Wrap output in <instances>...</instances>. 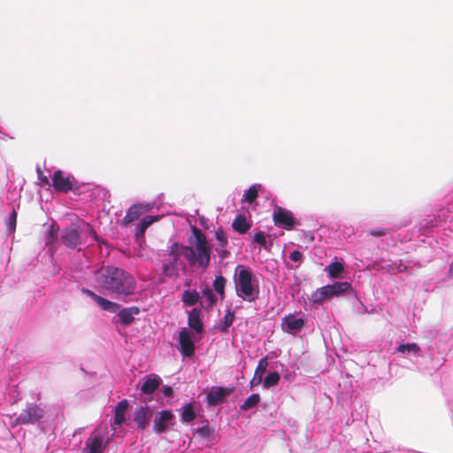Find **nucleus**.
<instances>
[{"mask_svg":"<svg viewBox=\"0 0 453 453\" xmlns=\"http://www.w3.org/2000/svg\"><path fill=\"white\" fill-rule=\"evenodd\" d=\"M96 283L104 289L119 296L134 294L136 288L134 278L123 269L103 266L96 272Z\"/></svg>","mask_w":453,"mask_h":453,"instance_id":"f257e3e1","label":"nucleus"},{"mask_svg":"<svg viewBox=\"0 0 453 453\" xmlns=\"http://www.w3.org/2000/svg\"><path fill=\"white\" fill-rule=\"evenodd\" d=\"M268 365H269V362H268L267 357H262L258 361V364L257 365V368L255 370V373L254 374L257 375V376H259L261 378H264L265 373V372L267 370Z\"/></svg>","mask_w":453,"mask_h":453,"instance_id":"72a5a7b5","label":"nucleus"},{"mask_svg":"<svg viewBox=\"0 0 453 453\" xmlns=\"http://www.w3.org/2000/svg\"><path fill=\"white\" fill-rule=\"evenodd\" d=\"M106 433L101 429H96L86 441L82 453H101L105 448Z\"/></svg>","mask_w":453,"mask_h":453,"instance_id":"0eeeda50","label":"nucleus"},{"mask_svg":"<svg viewBox=\"0 0 453 453\" xmlns=\"http://www.w3.org/2000/svg\"><path fill=\"white\" fill-rule=\"evenodd\" d=\"M152 417V411L148 406H140L134 412V422L138 429H144L148 426Z\"/></svg>","mask_w":453,"mask_h":453,"instance_id":"2eb2a0df","label":"nucleus"},{"mask_svg":"<svg viewBox=\"0 0 453 453\" xmlns=\"http://www.w3.org/2000/svg\"><path fill=\"white\" fill-rule=\"evenodd\" d=\"M183 245H179L173 242L168 247L167 257L163 259V273L170 278H176L179 276L180 271L186 268L185 263L181 260L184 257V251L181 250Z\"/></svg>","mask_w":453,"mask_h":453,"instance_id":"20e7f679","label":"nucleus"},{"mask_svg":"<svg viewBox=\"0 0 453 453\" xmlns=\"http://www.w3.org/2000/svg\"><path fill=\"white\" fill-rule=\"evenodd\" d=\"M273 218L274 224L287 230L291 229L295 225V219L292 212L280 206H275L273 209Z\"/></svg>","mask_w":453,"mask_h":453,"instance_id":"6e6552de","label":"nucleus"},{"mask_svg":"<svg viewBox=\"0 0 453 453\" xmlns=\"http://www.w3.org/2000/svg\"><path fill=\"white\" fill-rule=\"evenodd\" d=\"M202 297L203 301L201 302V305L205 310L211 309L217 303V296L209 286L202 288Z\"/></svg>","mask_w":453,"mask_h":453,"instance_id":"5701e85b","label":"nucleus"},{"mask_svg":"<svg viewBox=\"0 0 453 453\" xmlns=\"http://www.w3.org/2000/svg\"><path fill=\"white\" fill-rule=\"evenodd\" d=\"M173 414L169 411H161L157 412L153 421V430L157 434L165 432L173 426Z\"/></svg>","mask_w":453,"mask_h":453,"instance_id":"9b49d317","label":"nucleus"},{"mask_svg":"<svg viewBox=\"0 0 453 453\" xmlns=\"http://www.w3.org/2000/svg\"><path fill=\"white\" fill-rule=\"evenodd\" d=\"M160 219L159 216H145L143 217L140 222L136 225L134 230V235L137 239L142 238L146 229L152 225L153 223L158 221Z\"/></svg>","mask_w":453,"mask_h":453,"instance_id":"aec40b11","label":"nucleus"},{"mask_svg":"<svg viewBox=\"0 0 453 453\" xmlns=\"http://www.w3.org/2000/svg\"><path fill=\"white\" fill-rule=\"evenodd\" d=\"M262 186L260 184H253L249 189H247L243 196L242 200L250 203H253L257 198L258 192L261 190Z\"/></svg>","mask_w":453,"mask_h":453,"instance_id":"bb28decb","label":"nucleus"},{"mask_svg":"<svg viewBox=\"0 0 453 453\" xmlns=\"http://www.w3.org/2000/svg\"><path fill=\"white\" fill-rule=\"evenodd\" d=\"M266 234H265V232H257L254 235V242H256L257 243H258L260 246L264 247L265 249H267V245H266Z\"/></svg>","mask_w":453,"mask_h":453,"instance_id":"c9c22d12","label":"nucleus"},{"mask_svg":"<svg viewBox=\"0 0 453 453\" xmlns=\"http://www.w3.org/2000/svg\"><path fill=\"white\" fill-rule=\"evenodd\" d=\"M127 408H128V402H127V400L124 399L117 404L114 411L125 414Z\"/></svg>","mask_w":453,"mask_h":453,"instance_id":"e433bc0d","label":"nucleus"},{"mask_svg":"<svg viewBox=\"0 0 453 453\" xmlns=\"http://www.w3.org/2000/svg\"><path fill=\"white\" fill-rule=\"evenodd\" d=\"M161 379L156 374H150L144 378L141 391L145 395L154 393L159 387Z\"/></svg>","mask_w":453,"mask_h":453,"instance_id":"6ab92c4d","label":"nucleus"},{"mask_svg":"<svg viewBox=\"0 0 453 453\" xmlns=\"http://www.w3.org/2000/svg\"><path fill=\"white\" fill-rule=\"evenodd\" d=\"M289 258L294 264L287 266L290 269H297L303 260V255L299 250H294L290 253Z\"/></svg>","mask_w":453,"mask_h":453,"instance_id":"473e14b6","label":"nucleus"},{"mask_svg":"<svg viewBox=\"0 0 453 453\" xmlns=\"http://www.w3.org/2000/svg\"><path fill=\"white\" fill-rule=\"evenodd\" d=\"M234 319V313L231 310H227L222 318V319L219 321L218 328L221 332H226L228 328L233 324Z\"/></svg>","mask_w":453,"mask_h":453,"instance_id":"cd10ccee","label":"nucleus"},{"mask_svg":"<svg viewBox=\"0 0 453 453\" xmlns=\"http://www.w3.org/2000/svg\"><path fill=\"white\" fill-rule=\"evenodd\" d=\"M44 416V410L37 404H28L18 417L21 424H33L39 421Z\"/></svg>","mask_w":453,"mask_h":453,"instance_id":"1a4fd4ad","label":"nucleus"},{"mask_svg":"<svg viewBox=\"0 0 453 453\" xmlns=\"http://www.w3.org/2000/svg\"><path fill=\"white\" fill-rule=\"evenodd\" d=\"M260 401V395L257 393L250 395L241 405V410L248 411L255 407Z\"/></svg>","mask_w":453,"mask_h":453,"instance_id":"2f4dec72","label":"nucleus"},{"mask_svg":"<svg viewBox=\"0 0 453 453\" xmlns=\"http://www.w3.org/2000/svg\"><path fill=\"white\" fill-rule=\"evenodd\" d=\"M74 179L61 171L54 173L52 185L58 191L66 193L73 189Z\"/></svg>","mask_w":453,"mask_h":453,"instance_id":"f8f14e48","label":"nucleus"},{"mask_svg":"<svg viewBox=\"0 0 453 453\" xmlns=\"http://www.w3.org/2000/svg\"><path fill=\"white\" fill-rule=\"evenodd\" d=\"M233 227L238 233L244 234V233H246L249 230L250 225L247 223L245 218L238 216L233 221Z\"/></svg>","mask_w":453,"mask_h":453,"instance_id":"7c9ffc66","label":"nucleus"},{"mask_svg":"<svg viewBox=\"0 0 453 453\" xmlns=\"http://www.w3.org/2000/svg\"><path fill=\"white\" fill-rule=\"evenodd\" d=\"M188 246L183 245L181 249L184 251V258L190 265L207 268L211 261V246L204 234L194 227L192 235L188 238Z\"/></svg>","mask_w":453,"mask_h":453,"instance_id":"f03ea898","label":"nucleus"},{"mask_svg":"<svg viewBox=\"0 0 453 453\" xmlns=\"http://www.w3.org/2000/svg\"><path fill=\"white\" fill-rule=\"evenodd\" d=\"M325 271L332 279L340 278L341 274L344 271V264L342 261L332 262L325 268Z\"/></svg>","mask_w":453,"mask_h":453,"instance_id":"b1692460","label":"nucleus"},{"mask_svg":"<svg viewBox=\"0 0 453 453\" xmlns=\"http://www.w3.org/2000/svg\"><path fill=\"white\" fill-rule=\"evenodd\" d=\"M233 280L238 297L249 303H253L258 298L259 280L250 268L238 265L234 268Z\"/></svg>","mask_w":453,"mask_h":453,"instance_id":"7ed1b4c3","label":"nucleus"},{"mask_svg":"<svg viewBox=\"0 0 453 453\" xmlns=\"http://www.w3.org/2000/svg\"><path fill=\"white\" fill-rule=\"evenodd\" d=\"M396 351L405 358H410L411 357H423L421 349L415 342L401 343L397 347Z\"/></svg>","mask_w":453,"mask_h":453,"instance_id":"f3484780","label":"nucleus"},{"mask_svg":"<svg viewBox=\"0 0 453 453\" xmlns=\"http://www.w3.org/2000/svg\"><path fill=\"white\" fill-rule=\"evenodd\" d=\"M151 203H135L130 206L122 219V224L127 226L134 220L138 219L139 217L146 211L151 210Z\"/></svg>","mask_w":453,"mask_h":453,"instance_id":"ddd939ff","label":"nucleus"},{"mask_svg":"<svg viewBox=\"0 0 453 453\" xmlns=\"http://www.w3.org/2000/svg\"><path fill=\"white\" fill-rule=\"evenodd\" d=\"M180 351L185 357H191L195 353V341L193 333L182 328L179 334Z\"/></svg>","mask_w":453,"mask_h":453,"instance_id":"9d476101","label":"nucleus"},{"mask_svg":"<svg viewBox=\"0 0 453 453\" xmlns=\"http://www.w3.org/2000/svg\"><path fill=\"white\" fill-rule=\"evenodd\" d=\"M188 326L193 328L196 333L200 334L203 331V322L201 320V311L197 308H193L188 311Z\"/></svg>","mask_w":453,"mask_h":453,"instance_id":"412c9836","label":"nucleus"},{"mask_svg":"<svg viewBox=\"0 0 453 453\" xmlns=\"http://www.w3.org/2000/svg\"><path fill=\"white\" fill-rule=\"evenodd\" d=\"M369 233L373 236L379 237L386 234V229L381 227H374L370 229Z\"/></svg>","mask_w":453,"mask_h":453,"instance_id":"58836bf2","label":"nucleus"},{"mask_svg":"<svg viewBox=\"0 0 453 453\" xmlns=\"http://www.w3.org/2000/svg\"><path fill=\"white\" fill-rule=\"evenodd\" d=\"M306 321L307 317L305 314L301 311H295L285 315L281 319L280 327L284 333L291 335H296L302 332Z\"/></svg>","mask_w":453,"mask_h":453,"instance_id":"423d86ee","label":"nucleus"},{"mask_svg":"<svg viewBox=\"0 0 453 453\" xmlns=\"http://www.w3.org/2000/svg\"><path fill=\"white\" fill-rule=\"evenodd\" d=\"M351 284L347 281H337L316 289L311 296L313 303H321L324 300L340 296L349 289Z\"/></svg>","mask_w":453,"mask_h":453,"instance_id":"39448f33","label":"nucleus"},{"mask_svg":"<svg viewBox=\"0 0 453 453\" xmlns=\"http://www.w3.org/2000/svg\"><path fill=\"white\" fill-rule=\"evenodd\" d=\"M449 271L450 272H453V261L451 262L450 265H449Z\"/></svg>","mask_w":453,"mask_h":453,"instance_id":"c03bdc74","label":"nucleus"},{"mask_svg":"<svg viewBox=\"0 0 453 453\" xmlns=\"http://www.w3.org/2000/svg\"><path fill=\"white\" fill-rule=\"evenodd\" d=\"M425 334H426V337H427V338H434L437 335V332L434 329L427 330Z\"/></svg>","mask_w":453,"mask_h":453,"instance_id":"79ce46f5","label":"nucleus"},{"mask_svg":"<svg viewBox=\"0 0 453 453\" xmlns=\"http://www.w3.org/2000/svg\"><path fill=\"white\" fill-rule=\"evenodd\" d=\"M260 384H263V378L254 374L253 378L250 381V388H253Z\"/></svg>","mask_w":453,"mask_h":453,"instance_id":"ea45409f","label":"nucleus"},{"mask_svg":"<svg viewBox=\"0 0 453 453\" xmlns=\"http://www.w3.org/2000/svg\"><path fill=\"white\" fill-rule=\"evenodd\" d=\"M216 238L219 241V242L222 245H226L227 242V239L222 231H219L216 233Z\"/></svg>","mask_w":453,"mask_h":453,"instance_id":"a19ab883","label":"nucleus"},{"mask_svg":"<svg viewBox=\"0 0 453 453\" xmlns=\"http://www.w3.org/2000/svg\"><path fill=\"white\" fill-rule=\"evenodd\" d=\"M82 293L93 299L104 311L117 312L119 309V305L118 303L105 299L89 289L82 288Z\"/></svg>","mask_w":453,"mask_h":453,"instance_id":"4468645a","label":"nucleus"},{"mask_svg":"<svg viewBox=\"0 0 453 453\" xmlns=\"http://www.w3.org/2000/svg\"><path fill=\"white\" fill-rule=\"evenodd\" d=\"M213 289L219 295V298L223 300L225 298V287H226V279L219 274L213 280Z\"/></svg>","mask_w":453,"mask_h":453,"instance_id":"c85d7f7f","label":"nucleus"},{"mask_svg":"<svg viewBox=\"0 0 453 453\" xmlns=\"http://www.w3.org/2000/svg\"><path fill=\"white\" fill-rule=\"evenodd\" d=\"M61 239L66 246L74 248L79 243V231L75 227L65 228L61 232Z\"/></svg>","mask_w":453,"mask_h":453,"instance_id":"a211bd4d","label":"nucleus"},{"mask_svg":"<svg viewBox=\"0 0 453 453\" xmlns=\"http://www.w3.org/2000/svg\"><path fill=\"white\" fill-rule=\"evenodd\" d=\"M180 416H181L182 422L188 423V422L193 421L196 417L194 403H189L186 404L185 406H183L181 409Z\"/></svg>","mask_w":453,"mask_h":453,"instance_id":"a878e982","label":"nucleus"},{"mask_svg":"<svg viewBox=\"0 0 453 453\" xmlns=\"http://www.w3.org/2000/svg\"><path fill=\"white\" fill-rule=\"evenodd\" d=\"M280 380V376L277 372H269L263 378V388L268 389L276 386Z\"/></svg>","mask_w":453,"mask_h":453,"instance_id":"c756f323","label":"nucleus"},{"mask_svg":"<svg viewBox=\"0 0 453 453\" xmlns=\"http://www.w3.org/2000/svg\"><path fill=\"white\" fill-rule=\"evenodd\" d=\"M231 393L230 389L222 387L212 388L206 395V402L209 406H215L223 403L225 397Z\"/></svg>","mask_w":453,"mask_h":453,"instance_id":"dca6fc26","label":"nucleus"},{"mask_svg":"<svg viewBox=\"0 0 453 453\" xmlns=\"http://www.w3.org/2000/svg\"><path fill=\"white\" fill-rule=\"evenodd\" d=\"M125 419V414L114 411V425L121 426L124 423Z\"/></svg>","mask_w":453,"mask_h":453,"instance_id":"4c0bfd02","label":"nucleus"},{"mask_svg":"<svg viewBox=\"0 0 453 453\" xmlns=\"http://www.w3.org/2000/svg\"><path fill=\"white\" fill-rule=\"evenodd\" d=\"M140 313V309L136 306L124 308L118 313L120 322L128 325L134 321V316Z\"/></svg>","mask_w":453,"mask_h":453,"instance_id":"4be33fe9","label":"nucleus"},{"mask_svg":"<svg viewBox=\"0 0 453 453\" xmlns=\"http://www.w3.org/2000/svg\"><path fill=\"white\" fill-rule=\"evenodd\" d=\"M199 299H200V294L195 289L184 290L182 296H181V301L185 306H192V305L197 303Z\"/></svg>","mask_w":453,"mask_h":453,"instance_id":"393cba45","label":"nucleus"},{"mask_svg":"<svg viewBox=\"0 0 453 453\" xmlns=\"http://www.w3.org/2000/svg\"><path fill=\"white\" fill-rule=\"evenodd\" d=\"M16 222H17V213H16L15 211H13L10 214V216L8 218V220L6 222L7 232L8 233L12 234L15 231Z\"/></svg>","mask_w":453,"mask_h":453,"instance_id":"f704fd0d","label":"nucleus"},{"mask_svg":"<svg viewBox=\"0 0 453 453\" xmlns=\"http://www.w3.org/2000/svg\"><path fill=\"white\" fill-rule=\"evenodd\" d=\"M199 433L203 436H206L209 434V428L208 426H203L201 429H199Z\"/></svg>","mask_w":453,"mask_h":453,"instance_id":"37998d69","label":"nucleus"}]
</instances>
